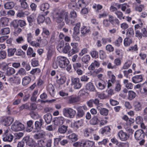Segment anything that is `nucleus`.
<instances>
[{"label":"nucleus","instance_id":"8fccbe9b","mask_svg":"<svg viewBox=\"0 0 147 147\" xmlns=\"http://www.w3.org/2000/svg\"><path fill=\"white\" fill-rule=\"evenodd\" d=\"M16 49L15 48H10L8 49V55L10 57L13 56L16 52Z\"/></svg>","mask_w":147,"mask_h":147},{"label":"nucleus","instance_id":"7ed1b4c3","mask_svg":"<svg viewBox=\"0 0 147 147\" xmlns=\"http://www.w3.org/2000/svg\"><path fill=\"white\" fill-rule=\"evenodd\" d=\"M63 115L65 117L72 118L75 115L76 112L75 110L69 107H65L63 109Z\"/></svg>","mask_w":147,"mask_h":147},{"label":"nucleus","instance_id":"a19ab883","mask_svg":"<svg viewBox=\"0 0 147 147\" xmlns=\"http://www.w3.org/2000/svg\"><path fill=\"white\" fill-rule=\"evenodd\" d=\"M49 7V4L47 3H45L41 5L40 9L41 11H44L45 10L48 9Z\"/></svg>","mask_w":147,"mask_h":147},{"label":"nucleus","instance_id":"9d476101","mask_svg":"<svg viewBox=\"0 0 147 147\" xmlns=\"http://www.w3.org/2000/svg\"><path fill=\"white\" fill-rule=\"evenodd\" d=\"M72 84L74 86V88L75 89L80 88L82 86L80 83V79L78 78H73L71 79Z\"/></svg>","mask_w":147,"mask_h":147},{"label":"nucleus","instance_id":"e2e57ef3","mask_svg":"<svg viewBox=\"0 0 147 147\" xmlns=\"http://www.w3.org/2000/svg\"><path fill=\"white\" fill-rule=\"evenodd\" d=\"M100 112L102 115H107L108 114V110L105 108H102L100 110Z\"/></svg>","mask_w":147,"mask_h":147},{"label":"nucleus","instance_id":"dca6fc26","mask_svg":"<svg viewBox=\"0 0 147 147\" xmlns=\"http://www.w3.org/2000/svg\"><path fill=\"white\" fill-rule=\"evenodd\" d=\"M67 99L70 103H75L80 100V98L78 96L72 95L67 97Z\"/></svg>","mask_w":147,"mask_h":147},{"label":"nucleus","instance_id":"473e14b6","mask_svg":"<svg viewBox=\"0 0 147 147\" xmlns=\"http://www.w3.org/2000/svg\"><path fill=\"white\" fill-rule=\"evenodd\" d=\"M123 83L125 87L128 89H131L133 88V85L131 83H129L128 80L125 79L124 80Z\"/></svg>","mask_w":147,"mask_h":147},{"label":"nucleus","instance_id":"4c0bfd02","mask_svg":"<svg viewBox=\"0 0 147 147\" xmlns=\"http://www.w3.org/2000/svg\"><path fill=\"white\" fill-rule=\"evenodd\" d=\"M66 80V78L65 76H62L59 79L57 80V82L59 84L62 85L65 83Z\"/></svg>","mask_w":147,"mask_h":147},{"label":"nucleus","instance_id":"f257e3e1","mask_svg":"<svg viewBox=\"0 0 147 147\" xmlns=\"http://www.w3.org/2000/svg\"><path fill=\"white\" fill-rule=\"evenodd\" d=\"M52 13L53 20L58 23H61L62 26L64 24L63 22L64 18L65 23L68 25H73L74 23V21L70 19L68 13L66 11H61L57 9H55Z\"/></svg>","mask_w":147,"mask_h":147},{"label":"nucleus","instance_id":"774afa93","mask_svg":"<svg viewBox=\"0 0 147 147\" xmlns=\"http://www.w3.org/2000/svg\"><path fill=\"white\" fill-rule=\"evenodd\" d=\"M33 35L31 33H29L27 34V39L28 43L32 41Z\"/></svg>","mask_w":147,"mask_h":147},{"label":"nucleus","instance_id":"49530a36","mask_svg":"<svg viewBox=\"0 0 147 147\" xmlns=\"http://www.w3.org/2000/svg\"><path fill=\"white\" fill-rule=\"evenodd\" d=\"M46 146V142L42 140L38 141L37 144H36L35 146L37 147H44Z\"/></svg>","mask_w":147,"mask_h":147},{"label":"nucleus","instance_id":"7c9ffc66","mask_svg":"<svg viewBox=\"0 0 147 147\" xmlns=\"http://www.w3.org/2000/svg\"><path fill=\"white\" fill-rule=\"evenodd\" d=\"M86 88L87 90L91 91H94L95 90L93 84L91 82H89L86 84Z\"/></svg>","mask_w":147,"mask_h":147},{"label":"nucleus","instance_id":"a878e982","mask_svg":"<svg viewBox=\"0 0 147 147\" xmlns=\"http://www.w3.org/2000/svg\"><path fill=\"white\" fill-rule=\"evenodd\" d=\"M67 138L72 142H75L78 139V135L75 133L70 134L67 136Z\"/></svg>","mask_w":147,"mask_h":147},{"label":"nucleus","instance_id":"4d7b16f0","mask_svg":"<svg viewBox=\"0 0 147 147\" xmlns=\"http://www.w3.org/2000/svg\"><path fill=\"white\" fill-rule=\"evenodd\" d=\"M127 35L129 37L133 36L134 34L133 29L131 28H129L128 29L127 33Z\"/></svg>","mask_w":147,"mask_h":147},{"label":"nucleus","instance_id":"de8ad7c7","mask_svg":"<svg viewBox=\"0 0 147 147\" xmlns=\"http://www.w3.org/2000/svg\"><path fill=\"white\" fill-rule=\"evenodd\" d=\"M70 49L71 47L70 46L69 44L66 43L65 44V45L63 49L62 52H63L65 53H67L69 52Z\"/></svg>","mask_w":147,"mask_h":147},{"label":"nucleus","instance_id":"2f4dec72","mask_svg":"<svg viewBox=\"0 0 147 147\" xmlns=\"http://www.w3.org/2000/svg\"><path fill=\"white\" fill-rule=\"evenodd\" d=\"M44 118L47 124H49L52 120V117L50 114H47L44 115Z\"/></svg>","mask_w":147,"mask_h":147},{"label":"nucleus","instance_id":"412c9836","mask_svg":"<svg viewBox=\"0 0 147 147\" xmlns=\"http://www.w3.org/2000/svg\"><path fill=\"white\" fill-rule=\"evenodd\" d=\"M42 119H40L39 121H36L35 123V128L34 132H38L42 125Z\"/></svg>","mask_w":147,"mask_h":147},{"label":"nucleus","instance_id":"0eeeda50","mask_svg":"<svg viewBox=\"0 0 147 147\" xmlns=\"http://www.w3.org/2000/svg\"><path fill=\"white\" fill-rule=\"evenodd\" d=\"M95 84L97 88L100 90L104 89L107 85L105 82L102 80L96 81Z\"/></svg>","mask_w":147,"mask_h":147},{"label":"nucleus","instance_id":"b1692460","mask_svg":"<svg viewBox=\"0 0 147 147\" xmlns=\"http://www.w3.org/2000/svg\"><path fill=\"white\" fill-rule=\"evenodd\" d=\"M134 109L136 111H141L142 109V104L139 102H135L134 103Z\"/></svg>","mask_w":147,"mask_h":147},{"label":"nucleus","instance_id":"09e8293b","mask_svg":"<svg viewBox=\"0 0 147 147\" xmlns=\"http://www.w3.org/2000/svg\"><path fill=\"white\" fill-rule=\"evenodd\" d=\"M80 26V24L78 23L76 24L75 27L74 28V34H78L79 32V29Z\"/></svg>","mask_w":147,"mask_h":147},{"label":"nucleus","instance_id":"6ab92c4d","mask_svg":"<svg viewBox=\"0 0 147 147\" xmlns=\"http://www.w3.org/2000/svg\"><path fill=\"white\" fill-rule=\"evenodd\" d=\"M41 41V37H40L37 39L36 41H31L29 43L32 46L34 47H40L39 42H40Z\"/></svg>","mask_w":147,"mask_h":147},{"label":"nucleus","instance_id":"f3484780","mask_svg":"<svg viewBox=\"0 0 147 147\" xmlns=\"http://www.w3.org/2000/svg\"><path fill=\"white\" fill-rule=\"evenodd\" d=\"M109 21L113 25H115L116 24L118 25L119 24V20L116 18H114V17L111 15H109Z\"/></svg>","mask_w":147,"mask_h":147},{"label":"nucleus","instance_id":"9b49d317","mask_svg":"<svg viewBox=\"0 0 147 147\" xmlns=\"http://www.w3.org/2000/svg\"><path fill=\"white\" fill-rule=\"evenodd\" d=\"M83 120L82 119H80L72 123L71 124V127L76 130L80 127L83 126Z\"/></svg>","mask_w":147,"mask_h":147},{"label":"nucleus","instance_id":"c85d7f7f","mask_svg":"<svg viewBox=\"0 0 147 147\" xmlns=\"http://www.w3.org/2000/svg\"><path fill=\"white\" fill-rule=\"evenodd\" d=\"M100 66V63L99 62L96 61H94L88 67V69L90 70H93L95 67H98Z\"/></svg>","mask_w":147,"mask_h":147},{"label":"nucleus","instance_id":"37998d69","mask_svg":"<svg viewBox=\"0 0 147 147\" xmlns=\"http://www.w3.org/2000/svg\"><path fill=\"white\" fill-rule=\"evenodd\" d=\"M36 16L35 14H33L27 17L28 22L31 23L34 22L35 20Z\"/></svg>","mask_w":147,"mask_h":147},{"label":"nucleus","instance_id":"4be33fe9","mask_svg":"<svg viewBox=\"0 0 147 147\" xmlns=\"http://www.w3.org/2000/svg\"><path fill=\"white\" fill-rule=\"evenodd\" d=\"M142 77L140 75L136 76L132 78V81L134 83L140 82L142 81Z\"/></svg>","mask_w":147,"mask_h":147},{"label":"nucleus","instance_id":"aec40b11","mask_svg":"<svg viewBox=\"0 0 147 147\" xmlns=\"http://www.w3.org/2000/svg\"><path fill=\"white\" fill-rule=\"evenodd\" d=\"M94 145V143L90 140H83L82 146L83 147H93Z\"/></svg>","mask_w":147,"mask_h":147},{"label":"nucleus","instance_id":"1a4fd4ad","mask_svg":"<svg viewBox=\"0 0 147 147\" xmlns=\"http://www.w3.org/2000/svg\"><path fill=\"white\" fill-rule=\"evenodd\" d=\"M118 135L119 139L123 141H126L129 137L128 134L123 131L122 130L119 131Z\"/></svg>","mask_w":147,"mask_h":147},{"label":"nucleus","instance_id":"338daca9","mask_svg":"<svg viewBox=\"0 0 147 147\" xmlns=\"http://www.w3.org/2000/svg\"><path fill=\"white\" fill-rule=\"evenodd\" d=\"M85 5V3L84 2V1L82 0L79 1L77 4V6L78 7H84Z\"/></svg>","mask_w":147,"mask_h":147},{"label":"nucleus","instance_id":"20e7f679","mask_svg":"<svg viewBox=\"0 0 147 147\" xmlns=\"http://www.w3.org/2000/svg\"><path fill=\"white\" fill-rule=\"evenodd\" d=\"M11 128L12 131H20L24 129V126L20 122L16 121L11 126Z\"/></svg>","mask_w":147,"mask_h":147},{"label":"nucleus","instance_id":"c9c22d12","mask_svg":"<svg viewBox=\"0 0 147 147\" xmlns=\"http://www.w3.org/2000/svg\"><path fill=\"white\" fill-rule=\"evenodd\" d=\"M4 7L7 9H10L13 8L14 6V3L12 2H8L5 3L4 5Z\"/></svg>","mask_w":147,"mask_h":147},{"label":"nucleus","instance_id":"2eb2a0df","mask_svg":"<svg viewBox=\"0 0 147 147\" xmlns=\"http://www.w3.org/2000/svg\"><path fill=\"white\" fill-rule=\"evenodd\" d=\"M71 45L72 47L71 51H69V54L71 55L78 53L79 51L78 49V44L77 43L71 42Z\"/></svg>","mask_w":147,"mask_h":147},{"label":"nucleus","instance_id":"f704fd0d","mask_svg":"<svg viewBox=\"0 0 147 147\" xmlns=\"http://www.w3.org/2000/svg\"><path fill=\"white\" fill-rule=\"evenodd\" d=\"M27 54L28 55L30 56V57H35L36 53L34 52L32 48L31 47H29L27 51Z\"/></svg>","mask_w":147,"mask_h":147},{"label":"nucleus","instance_id":"bf43d9fd","mask_svg":"<svg viewBox=\"0 0 147 147\" xmlns=\"http://www.w3.org/2000/svg\"><path fill=\"white\" fill-rule=\"evenodd\" d=\"M90 54L92 58H97L98 57V53L97 51H94L90 52Z\"/></svg>","mask_w":147,"mask_h":147},{"label":"nucleus","instance_id":"a18cd8bd","mask_svg":"<svg viewBox=\"0 0 147 147\" xmlns=\"http://www.w3.org/2000/svg\"><path fill=\"white\" fill-rule=\"evenodd\" d=\"M138 20L140 22V23L136 24L134 26V29L135 30H138V29H140L141 28H144V27L143 24L141 21L140 19H139Z\"/></svg>","mask_w":147,"mask_h":147},{"label":"nucleus","instance_id":"6e6552de","mask_svg":"<svg viewBox=\"0 0 147 147\" xmlns=\"http://www.w3.org/2000/svg\"><path fill=\"white\" fill-rule=\"evenodd\" d=\"M14 120L13 117H10L3 118L2 120V123L3 125L6 126L10 125Z\"/></svg>","mask_w":147,"mask_h":147},{"label":"nucleus","instance_id":"5701e85b","mask_svg":"<svg viewBox=\"0 0 147 147\" xmlns=\"http://www.w3.org/2000/svg\"><path fill=\"white\" fill-rule=\"evenodd\" d=\"M31 81V78L28 76H26L22 78V84L23 86H26L30 83Z\"/></svg>","mask_w":147,"mask_h":147},{"label":"nucleus","instance_id":"f03ea898","mask_svg":"<svg viewBox=\"0 0 147 147\" xmlns=\"http://www.w3.org/2000/svg\"><path fill=\"white\" fill-rule=\"evenodd\" d=\"M69 63V61L67 58L64 56H59L55 58L53 63V67L57 69L59 65L60 67L64 68L66 67Z\"/></svg>","mask_w":147,"mask_h":147},{"label":"nucleus","instance_id":"393cba45","mask_svg":"<svg viewBox=\"0 0 147 147\" xmlns=\"http://www.w3.org/2000/svg\"><path fill=\"white\" fill-rule=\"evenodd\" d=\"M3 140L5 142H11L13 139V136L11 134H8L6 135H3Z\"/></svg>","mask_w":147,"mask_h":147},{"label":"nucleus","instance_id":"052dcab7","mask_svg":"<svg viewBox=\"0 0 147 147\" xmlns=\"http://www.w3.org/2000/svg\"><path fill=\"white\" fill-rule=\"evenodd\" d=\"M122 41V39L121 37H119L114 42L115 45L117 47L120 46L121 43Z\"/></svg>","mask_w":147,"mask_h":147},{"label":"nucleus","instance_id":"72a5a7b5","mask_svg":"<svg viewBox=\"0 0 147 147\" xmlns=\"http://www.w3.org/2000/svg\"><path fill=\"white\" fill-rule=\"evenodd\" d=\"M140 92L142 94L147 93V82H145L143 84Z\"/></svg>","mask_w":147,"mask_h":147},{"label":"nucleus","instance_id":"69168bd1","mask_svg":"<svg viewBox=\"0 0 147 147\" xmlns=\"http://www.w3.org/2000/svg\"><path fill=\"white\" fill-rule=\"evenodd\" d=\"M40 72V69L38 68H36L32 69L30 72V73L32 74H39Z\"/></svg>","mask_w":147,"mask_h":147},{"label":"nucleus","instance_id":"680f3d73","mask_svg":"<svg viewBox=\"0 0 147 147\" xmlns=\"http://www.w3.org/2000/svg\"><path fill=\"white\" fill-rule=\"evenodd\" d=\"M115 13L117 16V17L119 19L121 20L122 18L123 19H124V17H123V14L122 13L121 11H116Z\"/></svg>","mask_w":147,"mask_h":147},{"label":"nucleus","instance_id":"c756f323","mask_svg":"<svg viewBox=\"0 0 147 147\" xmlns=\"http://www.w3.org/2000/svg\"><path fill=\"white\" fill-rule=\"evenodd\" d=\"M100 120L97 117L94 116L90 120V123L92 125H96L98 124Z\"/></svg>","mask_w":147,"mask_h":147},{"label":"nucleus","instance_id":"c03bdc74","mask_svg":"<svg viewBox=\"0 0 147 147\" xmlns=\"http://www.w3.org/2000/svg\"><path fill=\"white\" fill-rule=\"evenodd\" d=\"M64 45V42L63 40H61L58 45L57 47V49L59 52H62Z\"/></svg>","mask_w":147,"mask_h":147},{"label":"nucleus","instance_id":"58836bf2","mask_svg":"<svg viewBox=\"0 0 147 147\" xmlns=\"http://www.w3.org/2000/svg\"><path fill=\"white\" fill-rule=\"evenodd\" d=\"M15 70L12 67H8L6 70V74L8 76H10L14 74Z\"/></svg>","mask_w":147,"mask_h":147},{"label":"nucleus","instance_id":"f8f14e48","mask_svg":"<svg viewBox=\"0 0 147 147\" xmlns=\"http://www.w3.org/2000/svg\"><path fill=\"white\" fill-rule=\"evenodd\" d=\"M8 81L11 85H13L15 84H19L20 82V78L16 77L10 78L8 79Z\"/></svg>","mask_w":147,"mask_h":147},{"label":"nucleus","instance_id":"ea45409f","mask_svg":"<svg viewBox=\"0 0 147 147\" xmlns=\"http://www.w3.org/2000/svg\"><path fill=\"white\" fill-rule=\"evenodd\" d=\"M132 42L131 39L129 38H126L124 40V44L125 47L129 46Z\"/></svg>","mask_w":147,"mask_h":147},{"label":"nucleus","instance_id":"3c124183","mask_svg":"<svg viewBox=\"0 0 147 147\" xmlns=\"http://www.w3.org/2000/svg\"><path fill=\"white\" fill-rule=\"evenodd\" d=\"M90 59V56L89 55H86L82 58V61L86 63H87Z\"/></svg>","mask_w":147,"mask_h":147},{"label":"nucleus","instance_id":"a211bd4d","mask_svg":"<svg viewBox=\"0 0 147 147\" xmlns=\"http://www.w3.org/2000/svg\"><path fill=\"white\" fill-rule=\"evenodd\" d=\"M38 133L34 135V138L36 139L44 138L46 135L45 132L43 130L38 131Z\"/></svg>","mask_w":147,"mask_h":147},{"label":"nucleus","instance_id":"79ce46f5","mask_svg":"<svg viewBox=\"0 0 147 147\" xmlns=\"http://www.w3.org/2000/svg\"><path fill=\"white\" fill-rule=\"evenodd\" d=\"M136 96V94L134 91L130 90L128 92V99L131 100L134 98Z\"/></svg>","mask_w":147,"mask_h":147},{"label":"nucleus","instance_id":"5fc2aeb1","mask_svg":"<svg viewBox=\"0 0 147 147\" xmlns=\"http://www.w3.org/2000/svg\"><path fill=\"white\" fill-rule=\"evenodd\" d=\"M45 18L42 15H39L37 18V21L38 24L43 23L45 20Z\"/></svg>","mask_w":147,"mask_h":147},{"label":"nucleus","instance_id":"603ef678","mask_svg":"<svg viewBox=\"0 0 147 147\" xmlns=\"http://www.w3.org/2000/svg\"><path fill=\"white\" fill-rule=\"evenodd\" d=\"M16 74L23 76L26 75V72L24 68H21L18 70Z\"/></svg>","mask_w":147,"mask_h":147},{"label":"nucleus","instance_id":"e433bc0d","mask_svg":"<svg viewBox=\"0 0 147 147\" xmlns=\"http://www.w3.org/2000/svg\"><path fill=\"white\" fill-rule=\"evenodd\" d=\"M67 127L64 125L60 126L58 128V131L61 134H64L66 131Z\"/></svg>","mask_w":147,"mask_h":147},{"label":"nucleus","instance_id":"0e129e2a","mask_svg":"<svg viewBox=\"0 0 147 147\" xmlns=\"http://www.w3.org/2000/svg\"><path fill=\"white\" fill-rule=\"evenodd\" d=\"M100 58L102 59H103L106 58V54L102 50L99 51Z\"/></svg>","mask_w":147,"mask_h":147},{"label":"nucleus","instance_id":"39448f33","mask_svg":"<svg viewBox=\"0 0 147 147\" xmlns=\"http://www.w3.org/2000/svg\"><path fill=\"white\" fill-rule=\"evenodd\" d=\"M23 140L24 142L26 143L27 145L30 147H37L35 146L36 143L33 141V139L28 136H26L24 137L23 139Z\"/></svg>","mask_w":147,"mask_h":147},{"label":"nucleus","instance_id":"ddd939ff","mask_svg":"<svg viewBox=\"0 0 147 147\" xmlns=\"http://www.w3.org/2000/svg\"><path fill=\"white\" fill-rule=\"evenodd\" d=\"M65 121V119L62 116H60L55 118L53 122L55 125H58L62 124Z\"/></svg>","mask_w":147,"mask_h":147},{"label":"nucleus","instance_id":"13d9d810","mask_svg":"<svg viewBox=\"0 0 147 147\" xmlns=\"http://www.w3.org/2000/svg\"><path fill=\"white\" fill-rule=\"evenodd\" d=\"M26 1V0H20L21 6L24 9H26L28 7V5Z\"/></svg>","mask_w":147,"mask_h":147},{"label":"nucleus","instance_id":"6e6d98bb","mask_svg":"<svg viewBox=\"0 0 147 147\" xmlns=\"http://www.w3.org/2000/svg\"><path fill=\"white\" fill-rule=\"evenodd\" d=\"M143 121V119L142 117L140 116H137L135 119L136 123L138 124L142 123Z\"/></svg>","mask_w":147,"mask_h":147},{"label":"nucleus","instance_id":"4468645a","mask_svg":"<svg viewBox=\"0 0 147 147\" xmlns=\"http://www.w3.org/2000/svg\"><path fill=\"white\" fill-rule=\"evenodd\" d=\"M87 110L86 106L80 107L78 109L77 115L80 117H82L84 115V111Z\"/></svg>","mask_w":147,"mask_h":147},{"label":"nucleus","instance_id":"cd10ccee","mask_svg":"<svg viewBox=\"0 0 147 147\" xmlns=\"http://www.w3.org/2000/svg\"><path fill=\"white\" fill-rule=\"evenodd\" d=\"M9 21L8 19L5 17H1L0 19V26H3L7 25Z\"/></svg>","mask_w":147,"mask_h":147},{"label":"nucleus","instance_id":"864d4df0","mask_svg":"<svg viewBox=\"0 0 147 147\" xmlns=\"http://www.w3.org/2000/svg\"><path fill=\"white\" fill-rule=\"evenodd\" d=\"M1 32L3 35L8 34L10 32V29L9 28L2 29L1 30Z\"/></svg>","mask_w":147,"mask_h":147},{"label":"nucleus","instance_id":"423d86ee","mask_svg":"<svg viewBox=\"0 0 147 147\" xmlns=\"http://www.w3.org/2000/svg\"><path fill=\"white\" fill-rule=\"evenodd\" d=\"M134 137L137 140H140L143 139L145 138L144 132L142 130L138 129L135 132Z\"/></svg>","mask_w":147,"mask_h":147},{"label":"nucleus","instance_id":"bb28decb","mask_svg":"<svg viewBox=\"0 0 147 147\" xmlns=\"http://www.w3.org/2000/svg\"><path fill=\"white\" fill-rule=\"evenodd\" d=\"M90 31V28L89 27L83 26L81 28V32L83 36L86 35L89 33Z\"/></svg>","mask_w":147,"mask_h":147}]
</instances>
